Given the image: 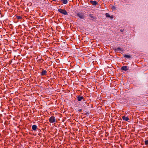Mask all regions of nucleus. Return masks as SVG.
Here are the masks:
<instances>
[{
	"instance_id": "f257e3e1",
	"label": "nucleus",
	"mask_w": 148,
	"mask_h": 148,
	"mask_svg": "<svg viewBox=\"0 0 148 148\" xmlns=\"http://www.w3.org/2000/svg\"><path fill=\"white\" fill-rule=\"evenodd\" d=\"M33 35H31L28 36V40H29V38H31V40H32L31 45L30 46V47L28 45V49L30 48V49H29V51H32L33 50H34V48L33 47V44H32V42H33V40L34 39H33Z\"/></svg>"
},
{
	"instance_id": "f03ea898",
	"label": "nucleus",
	"mask_w": 148,
	"mask_h": 148,
	"mask_svg": "<svg viewBox=\"0 0 148 148\" xmlns=\"http://www.w3.org/2000/svg\"><path fill=\"white\" fill-rule=\"evenodd\" d=\"M85 15L83 12H79L77 13L76 16L81 19H84L85 17Z\"/></svg>"
},
{
	"instance_id": "7ed1b4c3",
	"label": "nucleus",
	"mask_w": 148,
	"mask_h": 148,
	"mask_svg": "<svg viewBox=\"0 0 148 148\" xmlns=\"http://www.w3.org/2000/svg\"><path fill=\"white\" fill-rule=\"evenodd\" d=\"M58 11L60 12L61 13L64 15H68V13L65 10L62 9H58Z\"/></svg>"
},
{
	"instance_id": "20e7f679",
	"label": "nucleus",
	"mask_w": 148,
	"mask_h": 148,
	"mask_svg": "<svg viewBox=\"0 0 148 148\" xmlns=\"http://www.w3.org/2000/svg\"><path fill=\"white\" fill-rule=\"evenodd\" d=\"M49 122L51 123H55L56 121L55 117L54 116H51L49 119Z\"/></svg>"
},
{
	"instance_id": "39448f33",
	"label": "nucleus",
	"mask_w": 148,
	"mask_h": 148,
	"mask_svg": "<svg viewBox=\"0 0 148 148\" xmlns=\"http://www.w3.org/2000/svg\"><path fill=\"white\" fill-rule=\"evenodd\" d=\"M47 72L46 71L44 70L43 69H42V71L40 72V74L41 76H43L47 74Z\"/></svg>"
},
{
	"instance_id": "423d86ee",
	"label": "nucleus",
	"mask_w": 148,
	"mask_h": 148,
	"mask_svg": "<svg viewBox=\"0 0 148 148\" xmlns=\"http://www.w3.org/2000/svg\"><path fill=\"white\" fill-rule=\"evenodd\" d=\"M81 95H79L77 97V100L79 101H81L82 99H84V97H83V96H81Z\"/></svg>"
},
{
	"instance_id": "0eeeda50",
	"label": "nucleus",
	"mask_w": 148,
	"mask_h": 148,
	"mask_svg": "<svg viewBox=\"0 0 148 148\" xmlns=\"http://www.w3.org/2000/svg\"><path fill=\"white\" fill-rule=\"evenodd\" d=\"M32 128L33 130L34 131H36L37 129H38V128H37V126L36 125H33Z\"/></svg>"
},
{
	"instance_id": "6e6552de",
	"label": "nucleus",
	"mask_w": 148,
	"mask_h": 148,
	"mask_svg": "<svg viewBox=\"0 0 148 148\" xmlns=\"http://www.w3.org/2000/svg\"><path fill=\"white\" fill-rule=\"evenodd\" d=\"M121 69L122 70H124L125 71H127L128 70L127 67V66H123L121 68Z\"/></svg>"
},
{
	"instance_id": "1a4fd4ad",
	"label": "nucleus",
	"mask_w": 148,
	"mask_h": 148,
	"mask_svg": "<svg viewBox=\"0 0 148 148\" xmlns=\"http://www.w3.org/2000/svg\"><path fill=\"white\" fill-rule=\"evenodd\" d=\"M122 119L123 120L127 121L129 120V119L128 117H126L125 116H122Z\"/></svg>"
},
{
	"instance_id": "9d476101",
	"label": "nucleus",
	"mask_w": 148,
	"mask_h": 148,
	"mask_svg": "<svg viewBox=\"0 0 148 148\" xmlns=\"http://www.w3.org/2000/svg\"><path fill=\"white\" fill-rule=\"evenodd\" d=\"M113 49L114 51H123L122 50L121 48L120 47H118L117 48H114Z\"/></svg>"
},
{
	"instance_id": "9b49d317",
	"label": "nucleus",
	"mask_w": 148,
	"mask_h": 148,
	"mask_svg": "<svg viewBox=\"0 0 148 148\" xmlns=\"http://www.w3.org/2000/svg\"><path fill=\"white\" fill-rule=\"evenodd\" d=\"M90 2L91 3H92V5H96L97 4V2L95 1H91Z\"/></svg>"
},
{
	"instance_id": "f8f14e48",
	"label": "nucleus",
	"mask_w": 148,
	"mask_h": 148,
	"mask_svg": "<svg viewBox=\"0 0 148 148\" xmlns=\"http://www.w3.org/2000/svg\"><path fill=\"white\" fill-rule=\"evenodd\" d=\"M15 17L16 18L18 19L19 20H21L22 19V17L21 16H18L17 15H16Z\"/></svg>"
},
{
	"instance_id": "ddd939ff",
	"label": "nucleus",
	"mask_w": 148,
	"mask_h": 148,
	"mask_svg": "<svg viewBox=\"0 0 148 148\" xmlns=\"http://www.w3.org/2000/svg\"><path fill=\"white\" fill-rule=\"evenodd\" d=\"M89 16L91 18H92L90 19L91 20H93V19H95V17L93 16L92 14H90L89 15Z\"/></svg>"
},
{
	"instance_id": "4468645a",
	"label": "nucleus",
	"mask_w": 148,
	"mask_h": 148,
	"mask_svg": "<svg viewBox=\"0 0 148 148\" xmlns=\"http://www.w3.org/2000/svg\"><path fill=\"white\" fill-rule=\"evenodd\" d=\"M61 1L64 4H66L68 3L67 0H61Z\"/></svg>"
},
{
	"instance_id": "2eb2a0df",
	"label": "nucleus",
	"mask_w": 148,
	"mask_h": 148,
	"mask_svg": "<svg viewBox=\"0 0 148 148\" xmlns=\"http://www.w3.org/2000/svg\"><path fill=\"white\" fill-rule=\"evenodd\" d=\"M124 57L125 58H131V56H130L126 54L124 55Z\"/></svg>"
},
{
	"instance_id": "dca6fc26",
	"label": "nucleus",
	"mask_w": 148,
	"mask_h": 148,
	"mask_svg": "<svg viewBox=\"0 0 148 148\" xmlns=\"http://www.w3.org/2000/svg\"><path fill=\"white\" fill-rule=\"evenodd\" d=\"M106 17L109 18L110 17V15L108 13H106Z\"/></svg>"
},
{
	"instance_id": "f3484780",
	"label": "nucleus",
	"mask_w": 148,
	"mask_h": 148,
	"mask_svg": "<svg viewBox=\"0 0 148 148\" xmlns=\"http://www.w3.org/2000/svg\"><path fill=\"white\" fill-rule=\"evenodd\" d=\"M33 119L34 118L33 117H32V118H28V120L29 121H33Z\"/></svg>"
},
{
	"instance_id": "a211bd4d",
	"label": "nucleus",
	"mask_w": 148,
	"mask_h": 148,
	"mask_svg": "<svg viewBox=\"0 0 148 148\" xmlns=\"http://www.w3.org/2000/svg\"><path fill=\"white\" fill-rule=\"evenodd\" d=\"M112 9L114 10H116V7L114 6H112Z\"/></svg>"
},
{
	"instance_id": "6ab92c4d",
	"label": "nucleus",
	"mask_w": 148,
	"mask_h": 148,
	"mask_svg": "<svg viewBox=\"0 0 148 148\" xmlns=\"http://www.w3.org/2000/svg\"><path fill=\"white\" fill-rule=\"evenodd\" d=\"M145 144L146 145H148V140H145Z\"/></svg>"
},
{
	"instance_id": "aec40b11",
	"label": "nucleus",
	"mask_w": 148,
	"mask_h": 148,
	"mask_svg": "<svg viewBox=\"0 0 148 148\" xmlns=\"http://www.w3.org/2000/svg\"><path fill=\"white\" fill-rule=\"evenodd\" d=\"M32 117H33V115L31 114H29L28 115V118H32Z\"/></svg>"
},
{
	"instance_id": "412c9836",
	"label": "nucleus",
	"mask_w": 148,
	"mask_h": 148,
	"mask_svg": "<svg viewBox=\"0 0 148 148\" xmlns=\"http://www.w3.org/2000/svg\"><path fill=\"white\" fill-rule=\"evenodd\" d=\"M80 112H82V109H79L78 110Z\"/></svg>"
},
{
	"instance_id": "4be33fe9",
	"label": "nucleus",
	"mask_w": 148,
	"mask_h": 148,
	"mask_svg": "<svg viewBox=\"0 0 148 148\" xmlns=\"http://www.w3.org/2000/svg\"><path fill=\"white\" fill-rule=\"evenodd\" d=\"M120 31L121 32H123L124 29H120Z\"/></svg>"
},
{
	"instance_id": "5701e85b",
	"label": "nucleus",
	"mask_w": 148,
	"mask_h": 148,
	"mask_svg": "<svg viewBox=\"0 0 148 148\" xmlns=\"http://www.w3.org/2000/svg\"><path fill=\"white\" fill-rule=\"evenodd\" d=\"M110 18H111L112 19L113 18V16H110Z\"/></svg>"
},
{
	"instance_id": "b1692460",
	"label": "nucleus",
	"mask_w": 148,
	"mask_h": 148,
	"mask_svg": "<svg viewBox=\"0 0 148 148\" xmlns=\"http://www.w3.org/2000/svg\"><path fill=\"white\" fill-rule=\"evenodd\" d=\"M86 114H88V115H89V113H88V112H87L86 113Z\"/></svg>"
},
{
	"instance_id": "393cba45",
	"label": "nucleus",
	"mask_w": 148,
	"mask_h": 148,
	"mask_svg": "<svg viewBox=\"0 0 148 148\" xmlns=\"http://www.w3.org/2000/svg\"><path fill=\"white\" fill-rule=\"evenodd\" d=\"M25 114H26V115H27V112H25V113H24V115H25Z\"/></svg>"
},
{
	"instance_id": "a878e982",
	"label": "nucleus",
	"mask_w": 148,
	"mask_h": 148,
	"mask_svg": "<svg viewBox=\"0 0 148 148\" xmlns=\"http://www.w3.org/2000/svg\"><path fill=\"white\" fill-rule=\"evenodd\" d=\"M28 23H29V22L28 21ZM28 26H29V24H28Z\"/></svg>"
},
{
	"instance_id": "bb28decb",
	"label": "nucleus",
	"mask_w": 148,
	"mask_h": 148,
	"mask_svg": "<svg viewBox=\"0 0 148 148\" xmlns=\"http://www.w3.org/2000/svg\"><path fill=\"white\" fill-rule=\"evenodd\" d=\"M28 143L30 144L31 143L30 142H29Z\"/></svg>"
},
{
	"instance_id": "cd10ccee",
	"label": "nucleus",
	"mask_w": 148,
	"mask_h": 148,
	"mask_svg": "<svg viewBox=\"0 0 148 148\" xmlns=\"http://www.w3.org/2000/svg\"><path fill=\"white\" fill-rule=\"evenodd\" d=\"M40 60H42V59H40Z\"/></svg>"
},
{
	"instance_id": "c85d7f7f",
	"label": "nucleus",
	"mask_w": 148,
	"mask_h": 148,
	"mask_svg": "<svg viewBox=\"0 0 148 148\" xmlns=\"http://www.w3.org/2000/svg\"><path fill=\"white\" fill-rule=\"evenodd\" d=\"M29 66H30L31 68V66L30 65H29Z\"/></svg>"
}]
</instances>
